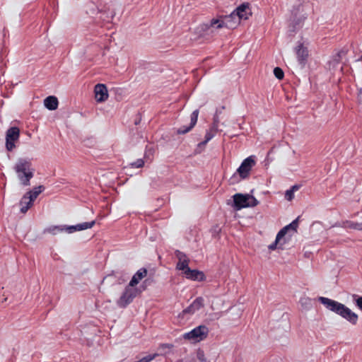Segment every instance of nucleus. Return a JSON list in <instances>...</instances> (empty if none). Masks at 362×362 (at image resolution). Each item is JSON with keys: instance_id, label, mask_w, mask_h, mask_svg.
Returning a JSON list of instances; mask_svg holds the SVG:
<instances>
[{"instance_id": "nucleus-1", "label": "nucleus", "mask_w": 362, "mask_h": 362, "mask_svg": "<svg viewBox=\"0 0 362 362\" xmlns=\"http://www.w3.org/2000/svg\"><path fill=\"white\" fill-rule=\"evenodd\" d=\"M31 166V162L25 158H19L15 165L14 170L23 186H29L30 180L34 176V170Z\"/></svg>"}, {"instance_id": "nucleus-2", "label": "nucleus", "mask_w": 362, "mask_h": 362, "mask_svg": "<svg viewBox=\"0 0 362 362\" xmlns=\"http://www.w3.org/2000/svg\"><path fill=\"white\" fill-rule=\"evenodd\" d=\"M240 19L235 15L233 11L230 15L225 16L223 19L213 18L209 23H204L202 25V29L204 31H207L211 28L216 26V28H228L233 29L240 23Z\"/></svg>"}, {"instance_id": "nucleus-3", "label": "nucleus", "mask_w": 362, "mask_h": 362, "mask_svg": "<svg viewBox=\"0 0 362 362\" xmlns=\"http://www.w3.org/2000/svg\"><path fill=\"white\" fill-rule=\"evenodd\" d=\"M233 207L236 211L243 208L254 207L259 204V201L249 194L237 193L233 196Z\"/></svg>"}, {"instance_id": "nucleus-4", "label": "nucleus", "mask_w": 362, "mask_h": 362, "mask_svg": "<svg viewBox=\"0 0 362 362\" xmlns=\"http://www.w3.org/2000/svg\"><path fill=\"white\" fill-rule=\"evenodd\" d=\"M307 17L308 15L304 13L302 4H299L297 6H294L291 10V17L290 20V26L292 28L291 31L295 32L296 30L301 28Z\"/></svg>"}, {"instance_id": "nucleus-5", "label": "nucleus", "mask_w": 362, "mask_h": 362, "mask_svg": "<svg viewBox=\"0 0 362 362\" xmlns=\"http://www.w3.org/2000/svg\"><path fill=\"white\" fill-rule=\"evenodd\" d=\"M139 293L137 288H134L129 284L125 287L121 296L117 300V305L120 308H127L136 298Z\"/></svg>"}, {"instance_id": "nucleus-6", "label": "nucleus", "mask_w": 362, "mask_h": 362, "mask_svg": "<svg viewBox=\"0 0 362 362\" xmlns=\"http://www.w3.org/2000/svg\"><path fill=\"white\" fill-rule=\"evenodd\" d=\"M209 328L204 325L196 327L190 332L185 333L183 338L188 340H194V341H200L206 339L209 334Z\"/></svg>"}, {"instance_id": "nucleus-7", "label": "nucleus", "mask_w": 362, "mask_h": 362, "mask_svg": "<svg viewBox=\"0 0 362 362\" xmlns=\"http://www.w3.org/2000/svg\"><path fill=\"white\" fill-rule=\"evenodd\" d=\"M318 301L324 305L327 310L339 315V316L345 306V305L338 301L322 296H320L318 298Z\"/></svg>"}, {"instance_id": "nucleus-8", "label": "nucleus", "mask_w": 362, "mask_h": 362, "mask_svg": "<svg viewBox=\"0 0 362 362\" xmlns=\"http://www.w3.org/2000/svg\"><path fill=\"white\" fill-rule=\"evenodd\" d=\"M20 129L17 127H10L6 132V148L11 151L15 148V141L18 140Z\"/></svg>"}, {"instance_id": "nucleus-9", "label": "nucleus", "mask_w": 362, "mask_h": 362, "mask_svg": "<svg viewBox=\"0 0 362 362\" xmlns=\"http://www.w3.org/2000/svg\"><path fill=\"white\" fill-rule=\"evenodd\" d=\"M255 165V160L252 156H249L242 162L236 172L238 173L241 179H246L249 176L250 172Z\"/></svg>"}, {"instance_id": "nucleus-10", "label": "nucleus", "mask_w": 362, "mask_h": 362, "mask_svg": "<svg viewBox=\"0 0 362 362\" xmlns=\"http://www.w3.org/2000/svg\"><path fill=\"white\" fill-rule=\"evenodd\" d=\"M175 257L178 259L176 264V269L182 271L183 274L189 267V259L186 254L177 250L175 252Z\"/></svg>"}, {"instance_id": "nucleus-11", "label": "nucleus", "mask_w": 362, "mask_h": 362, "mask_svg": "<svg viewBox=\"0 0 362 362\" xmlns=\"http://www.w3.org/2000/svg\"><path fill=\"white\" fill-rule=\"evenodd\" d=\"M198 115L199 110H194L190 115V124L188 126H182L177 129V134H185L190 132L197 122Z\"/></svg>"}, {"instance_id": "nucleus-12", "label": "nucleus", "mask_w": 362, "mask_h": 362, "mask_svg": "<svg viewBox=\"0 0 362 362\" xmlns=\"http://www.w3.org/2000/svg\"><path fill=\"white\" fill-rule=\"evenodd\" d=\"M95 100L98 103L105 101L108 98L107 89L105 84L98 83L94 88Z\"/></svg>"}, {"instance_id": "nucleus-13", "label": "nucleus", "mask_w": 362, "mask_h": 362, "mask_svg": "<svg viewBox=\"0 0 362 362\" xmlns=\"http://www.w3.org/2000/svg\"><path fill=\"white\" fill-rule=\"evenodd\" d=\"M95 224V221H92L90 222H83L74 226H64L63 228L64 230H65L68 233H73L76 231H81L88 228H91Z\"/></svg>"}, {"instance_id": "nucleus-14", "label": "nucleus", "mask_w": 362, "mask_h": 362, "mask_svg": "<svg viewBox=\"0 0 362 362\" xmlns=\"http://www.w3.org/2000/svg\"><path fill=\"white\" fill-rule=\"evenodd\" d=\"M296 54L299 64L302 65V66H304L308 57V48L305 47L303 43L299 42L296 47Z\"/></svg>"}, {"instance_id": "nucleus-15", "label": "nucleus", "mask_w": 362, "mask_h": 362, "mask_svg": "<svg viewBox=\"0 0 362 362\" xmlns=\"http://www.w3.org/2000/svg\"><path fill=\"white\" fill-rule=\"evenodd\" d=\"M185 276L192 281H204L206 279L203 272L197 269H191L187 268L184 274Z\"/></svg>"}, {"instance_id": "nucleus-16", "label": "nucleus", "mask_w": 362, "mask_h": 362, "mask_svg": "<svg viewBox=\"0 0 362 362\" xmlns=\"http://www.w3.org/2000/svg\"><path fill=\"white\" fill-rule=\"evenodd\" d=\"M235 15L238 16L240 21L247 20L252 16L251 10L248 4H243L234 10Z\"/></svg>"}, {"instance_id": "nucleus-17", "label": "nucleus", "mask_w": 362, "mask_h": 362, "mask_svg": "<svg viewBox=\"0 0 362 362\" xmlns=\"http://www.w3.org/2000/svg\"><path fill=\"white\" fill-rule=\"evenodd\" d=\"M114 277L115 283L117 284H124L128 279V274L124 271H113L111 274L106 276L103 281Z\"/></svg>"}, {"instance_id": "nucleus-18", "label": "nucleus", "mask_w": 362, "mask_h": 362, "mask_svg": "<svg viewBox=\"0 0 362 362\" xmlns=\"http://www.w3.org/2000/svg\"><path fill=\"white\" fill-rule=\"evenodd\" d=\"M340 316L353 325H356L358 322V315L346 305L344 306Z\"/></svg>"}, {"instance_id": "nucleus-19", "label": "nucleus", "mask_w": 362, "mask_h": 362, "mask_svg": "<svg viewBox=\"0 0 362 362\" xmlns=\"http://www.w3.org/2000/svg\"><path fill=\"white\" fill-rule=\"evenodd\" d=\"M147 275V269L144 267L139 269L132 276L129 285L135 288L139 281Z\"/></svg>"}, {"instance_id": "nucleus-20", "label": "nucleus", "mask_w": 362, "mask_h": 362, "mask_svg": "<svg viewBox=\"0 0 362 362\" xmlns=\"http://www.w3.org/2000/svg\"><path fill=\"white\" fill-rule=\"evenodd\" d=\"M298 227V217L293 221L291 223L288 225L284 226L283 228H281L279 231V236H285L286 234L288 233V230H292L293 232L297 231V228Z\"/></svg>"}, {"instance_id": "nucleus-21", "label": "nucleus", "mask_w": 362, "mask_h": 362, "mask_svg": "<svg viewBox=\"0 0 362 362\" xmlns=\"http://www.w3.org/2000/svg\"><path fill=\"white\" fill-rule=\"evenodd\" d=\"M58 99L57 97L49 95L44 100V105L49 110H55L58 107Z\"/></svg>"}, {"instance_id": "nucleus-22", "label": "nucleus", "mask_w": 362, "mask_h": 362, "mask_svg": "<svg viewBox=\"0 0 362 362\" xmlns=\"http://www.w3.org/2000/svg\"><path fill=\"white\" fill-rule=\"evenodd\" d=\"M284 236H279V233L276 236L275 241L268 246L269 250H274L277 248L284 250L283 245L286 243V240L282 241Z\"/></svg>"}, {"instance_id": "nucleus-23", "label": "nucleus", "mask_w": 362, "mask_h": 362, "mask_svg": "<svg viewBox=\"0 0 362 362\" xmlns=\"http://www.w3.org/2000/svg\"><path fill=\"white\" fill-rule=\"evenodd\" d=\"M28 198L27 197V194H25L20 202V204L22 206L20 211L21 213L25 214L28 211V210L32 206L33 202L30 199L27 201Z\"/></svg>"}, {"instance_id": "nucleus-24", "label": "nucleus", "mask_w": 362, "mask_h": 362, "mask_svg": "<svg viewBox=\"0 0 362 362\" xmlns=\"http://www.w3.org/2000/svg\"><path fill=\"white\" fill-rule=\"evenodd\" d=\"M45 189L44 186L40 185L38 187H35L33 190L28 192L26 194H29L27 197L28 199H30L31 202H34L35 199L37 197V196Z\"/></svg>"}, {"instance_id": "nucleus-25", "label": "nucleus", "mask_w": 362, "mask_h": 362, "mask_svg": "<svg viewBox=\"0 0 362 362\" xmlns=\"http://www.w3.org/2000/svg\"><path fill=\"white\" fill-rule=\"evenodd\" d=\"M192 307L197 311L204 306V300L203 297H197L191 303Z\"/></svg>"}, {"instance_id": "nucleus-26", "label": "nucleus", "mask_w": 362, "mask_h": 362, "mask_svg": "<svg viewBox=\"0 0 362 362\" xmlns=\"http://www.w3.org/2000/svg\"><path fill=\"white\" fill-rule=\"evenodd\" d=\"M345 227L362 231V221L361 223L346 221Z\"/></svg>"}, {"instance_id": "nucleus-27", "label": "nucleus", "mask_w": 362, "mask_h": 362, "mask_svg": "<svg viewBox=\"0 0 362 362\" xmlns=\"http://www.w3.org/2000/svg\"><path fill=\"white\" fill-rule=\"evenodd\" d=\"M59 231H64L62 226H52L45 230V233L47 232L54 235L57 234V233Z\"/></svg>"}, {"instance_id": "nucleus-28", "label": "nucleus", "mask_w": 362, "mask_h": 362, "mask_svg": "<svg viewBox=\"0 0 362 362\" xmlns=\"http://www.w3.org/2000/svg\"><path fill=\"white\" fill-rule=\"evenodd\" d=\"M274 74L275 77L279 80L284 77V73L280 67H275L274 69Z\"/></svg>"}, {"instance_id": "nucleus-29", "label": "nucleus", "mask_w": 362, "mask_h": 362, "mask_svg": "<svg viewBox=\"0 0 362 362\" xmlns=\"http://www.w3.org/2000/svg\"><path fill=\"white\" fill-rule=\"evenodd\" d=\"M353 300L356 305L362 310V296H359L356 294L353 295Z\"/></svg>"}, {"instance_id": "nucleus-30", "label": "nucleus", "mask_w": 362, "mask_h": 362, "mask_svg": "<svg viewBox=\"0 0 362 362\" xmlns=\"http://www.w3.org/2000/svg\"><path fill=\"white\" fill-rule=\"evenodd\" d=\"M144 165V161L143 159H137L136 161L130 163V166L133 168H142Z\"/></svg>"}, {"instance_id": "nucleus-31", "label": "nucleus", "mask_w": 362, "mask_h": 362, "mask_svg": "<svg viewBox=\"0 0 362 362\" xmlns=\"http://www.w3.org/2000/svg\"><path fill=\"white\" fill-rule=\"evenodd\" d=\"M197 310L194 309V308H193L192 304H190L189 306H187L185 309L182 310V315L184 316L186 314L192 315Z\"/></svg>"}, {"instance_id": "nucleus-32", "label": "nucleus", "mask_w": 362, "mask_h": 362, "mask_svg": "<svg viewBox=\"0 0 362 362\" xmlns=\"http://www.w3.org/2000/svg\"><path fill=\"white\" fill-rule=\"evenodd\" d=\"M197 358L200 362H205L206 361L204 351L201 349L197 350Z\"/></svg>"}, {"instance_id": "nucleus-33", "label": "nucleus", "mask_w": 362, "mask_h": 362, "mask_svg": "<svg viewBox=\"0 0 362 362\" xmlns=\"http://www.w3.org/2000/svg\"><path fill=\"white\" fill-rule=\"evenodd\" d=\"M294 197V192L291 189L286 191L285 198L288 201H291Z\"/></svg>"}, {"instance_id": "nucleus-34", "label": "nucleus", "mask_w": 362, "mask_h": 362, "mask_svg": "<svg viewBox=\"0 0 362 362\" xmlns=\"http://www.w3.org/2000/svg\"><path fill=\"white\" fill-rule=\"evenodd\" d=\"M215 136V133L211 132V131H207L204 139L209 141L211 139H212Z\"/></svg>"}, {"instance_id": "nucleus-35", "label": "nucleus", "mask_w": 362, "mask_h": 362, "mask_svg": "<svg viewBox=\"0 0 362 362\" xmlns=\"http://www.w3.org/2000/svg\"><path fill=\"white\" fill-rule=\"evenodd\" d=\"M346 54V52L344 51V50H341L339 51L337 55L334 57V60L339 63L341 60V56L342 55H345Z\"/></svg>"}, {"instance_id": "nucleus-36", "label": "nucleus", "mask_w": 362, "mask_h": 362, "mask_svg": "<svg viewBox=\"0 0 362 362\" xmlns=\"http://www.w3.org/2000/svg\"><path fill=\"white\" fill-rule=\"evenodd\" d=\"M209 131H211V132L215 133V134L218 132V124L214 122L211 126Z\"/></svg>"}, {"instance_id": "nucleus-37", "label": "nucleus", "mask_w": 362, "mask_h": 362, "mask_svg": "<svg viewBox=\"0 0 362 362\" xmlns=\"http://www.w3.org/2000/svg\"><path fill=\"white\" fill-rule=\"evenodd\" d=\"M141 115L139 113H138L136 115V118L134 120V124L138 125L141 122Z\"/></svg>"}, {"instance_id": "nucleus-38", "label": "nucleus", "mask_w": 362, "mask_h": 362, "mask_svg": "<svg viewBox=\"0 0 362 362\" xmlns=\"http://www.w3.org/2000/svg\"><path fill=\"white\" fill-rule=\"evenodd\" d=\"M230 182L231 184H234L238 182V175L235 173L230 177Z\"/></svg>"}, {"instance_id": "nucleus-39", "label": "nucleus", "mask_w": 362, "mask_h": 362, "mask_svg": "<svg viewBox=\"0 0 362 362\" xmlns=\"http://www.w3.org/2000/svg\"><path fill=\"white\" fill-rule=\"evenodd\" d=\"M209 141L204 139L203 141L200 142L198 146H205Z\"/></svg>"}, {"instance_id": "nucleus-40", "label": "nucleus", "mask_w": 362, "mask_h": 362, "mask_svg": "<svg viewBox=\"0 0 362 362\" xmlns=\"http://www.w3.org/2000/svg\"><path fill=\"white\" fill-rule=\"evenodd\" d=\"M299 186L296 185H293L291 187V189L293 190V192L295 191H297L298 189H299Z\"/></svg>"}, {"instance_id": "nucleus-41", "label": "nucleus", "mask_w": 362, "mask_h": 362, "mask_svg": "<svg viewBox=\"0 0 362 362\" xmlns=\"http://www.w3.org/2000/svg\"><path fill=\"white\" fill-rule=\"evenodd\" d=\"M163 346H165V347H168V348H171L173 347V345L172 344H164L162 345Z\"/></svg>"}, {"instance_id": "nucleus-42", "label": "nucleus", "mask_w": 362, "mask_h": 362, "mask_svg": "<svg viewBox=\"0 0 362 362\" xmlns=\"http://www.w3.org/2000/svg\"><path fill=\"white\" fill-rule=\"evenodd\" d=\"M358 61H362V55L361 56V57L358 59Z\"/></svg>"}]
</instances>
